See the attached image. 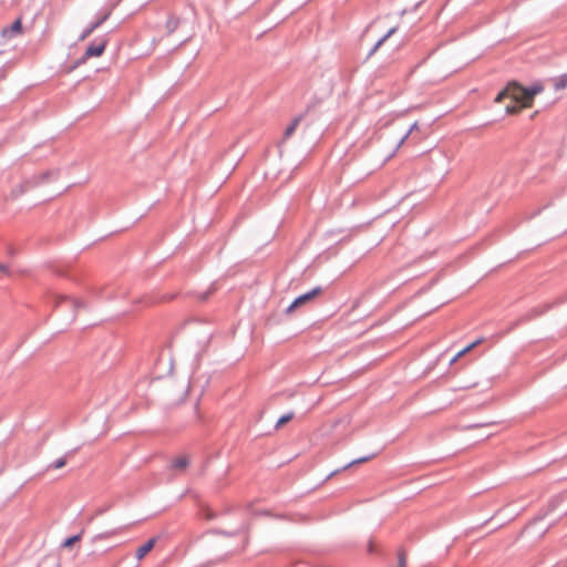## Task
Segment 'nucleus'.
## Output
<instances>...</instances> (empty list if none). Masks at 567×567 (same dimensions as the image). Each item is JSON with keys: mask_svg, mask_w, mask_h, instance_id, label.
Segmentation results:
<instances>
[{"mask_svg": "<svg viewBox=\"0 0 567 567\" xmlns=\"http://www.w3.org/2000/svg\"><path fill=\"white\" fill-rule=\"evenodd\" d=\"M39 185H40V181H38L37 175H33L30 178L24 179L18 186H16L12 189L11 195H12V197L16 198Z\"/></svg>", "mask_w": 567, "mask_h": 567, "instance_id": "obj_5", "label": "nucleus"}, {"mask_svg": "<svg viewBox=\"0 0 567 567\" xmlns=\"http://www.w3.org/2000/svg\"><path fill=\"white\" fill-rule=\"evenodd\" d=\"M22 32V22L21 19L14 20L10 27L3 28L1 31V35L4 38H13L17 34Z\"/></svg>", "mask_w": 567, "mask_h": 567, "instance_id": "obj_6", "label": "nucleus"}, {"mask_svg": "<svg viewBox=\"0 0 567 567\" xmlns=\"http://www.w3.org/2000/svg\"><path fill=\"white\" fill-rule=\"evenodd\" d=\"M219 534L226 535V536H234L236 533H227V532H218Z\"/></svg>", "mask_w": 567, "mask_h": 567, "instance_id": "obj_26", "label": "nucleus"}, {"mask_svg": "<svg viewBox=\"0 0 567 567\" xmlns=\"http://www.w3.org/2000/svg\"><path fill=\"white\" fill-rule=\"evenodd\" d=\"M323 289L322 287L318 286L311 289L310 291L300 295L297 297L287 308L286 313H291L296 309L300 308L301 306L312 301L316 297L320 296L322 293Z\"/></svg>", "mask_w": 567, "mask_h": 567, "instance_id": "obj_3", "label": "nucleus"}, {"mask_svg": "<svg viewBox=\"0 0 567 567\" xmlns=\"http://www.w3.org/2000/svg\"><path fill=\"white\" fill-rule=\"evenodd\" d=\"M73 452H68L64 456L55 460L54 462L50 463L48 466H47V471H50V470H59V468H62L65 466L66 464V461H68V457L70 455H72Z\"/></svg>", "mask_w": 567, "mask_h": 567, "instance_id": "obj_11", "label": "nucleus"}, {"mask_svg": "<svg viewBox=\"0 0 567 567\" xmlns=\"http://www.w3.org/2000/svg\"><path fill=\"white\" fill-rule=\"evenodd\" d=\"M295 417V413L293 412H288L286 414H284L282 416H280L275 425V429H280L281 426H284L286 423L290 422L292 419Z\"/></svg>", "mask_w": 567, "mask_h": 567, "instance_id": "obj_18", "label": "nucleus"}, {"mask_svg": "<svg viewBox=\"0 0 567 567\" xmlns=\"http://www.w3.org/2000/svg\"><path fill=\"white\" fill-rule=\"evenodd\" d=\"M188 463L189 462L186 456H178L173 461L172 467L176 470H184L187 467Z\"/></svg>", "mask_w": 567, "mask_h": 567, "instance_id": "obj_17", "label": "nucleus"}, {"mask_svg": "<svg viewBox=\"0 0 567 567\" xmlns=\"http://www.w3.org/2000/svg\"><path fill=\"white\" fill-rule=\"evenodd\" d=\"M0 271L8 272V266L4 264H0Z\"/></svg>", "mask_w": 567, "mask_h": 567, "instance_id": "obj_25", "label": "nucleus"}, {"mask_svg": "<svg viewBox=\"0 0 567 567\" xmlns=\"http://www.w3.org/2000/svg\"><path fill=\"white\" fill-rule=\"evenodd\" d=\"M567 87V73L554 79L555 91H560Z\"/></svg>", "mask_w": 567, "mask_h": 567, "instance_id": "obj_16", "label": "nucleus"}, {"mask_svg": "<svg viewBox=\"0 0 567 567\" xmlns=\"http://www.w3.org/2000/svg\"><path fill=\"white\" fill-rule=\"evenodd\" d=\"M396 567H406V553L403 548L398 550V566Z\"/></svg>", "mask_w": 567, "mask_h": 567, "instance_id": "obj_22", "label": "nucleus"}, {"mask_svg": "<svg viewBox=\"0 0 567 567\" xmlns=\"http://www.w3.org/2000/svg\"><path fill=\"white\" fill-rule=\"evenodd\" d=\"M112 8L100 11L96 14L95 20L84 28V30L79 37V41H84L85 39H87L96 29H99L110 18Z\"/></svg>", "mask_w": 567, "mask_h": 567, "instance_id": "obj_4", "label": "nucleus"}, {"mask_svg": "<svg viewBox=\"0 0 567 567\" xmlns=\"http://www.w3.org/2000/svg\"><path fill=\"white\" fill-rule=\"evenodd\" d=\"M58 175H59V171L48 169L45 172L37 174V178H38V181H40V184H43L50 179H55L58 177Z\"/></svg>", "mask_w": 567, "mask_h": 567, "instance_id": "obj_13", "label": "nucleus"}, {"mask_svg": "<svg viewBox=\"0 0 567 567\" xmlns=\"http://www.w3.org/2000/svg\"><path fill=\"white\" fill-rule=\"evenodd\" d=\"M62 303H66L69 307H71L73 309L72 320L75 319V313H76L78 309L84 307V305L80 300L71 299L69 297H61L60 300L58 301L56 306H61Z\"/></svg>", "mask_w": 567, "mask_h": 567, "instance_id": "obj_7", "label": "nucleus"}, {"mask_svg": "<svg viewBox=\"0 0 567 567\" xmlns=\"http://www.w3.org/2000/svg\"><path fill=\"white\" fill-rule=\"evenodd\" d=\"M480 426H482V424H472V425H470L468 427H470V429H476V427H480Z\"/></svg>", "mask_w": 567, "mask_h": 567, "instance_id": "obj_27", "label": "nucleus"}, {"mask_svg": "<svg viewBox=\"0 0 567 567\" xmlns=\"http://www.w3.org/2000/svg\"><path fill=\"white\" fill-rule=\"evenodd\" d=\"M417 123L415 122L414 124L411 125L410 130L404 134V136L400 140L399 142V146H401L408 138L409 136L415 131L417 130Z\"/></svg>", "mask_w": 567, "mask_h": 567, "instance_id": "obj_23", "label": "nucleus"}, {"mask_svg": "<svg viewBox=\"0 0 567 567\" xmlns=\"http://www.w3.org/2000/svg\"><path fill=\"white\" fill-rule=\"evenodd\" d=\"M478 343H481V339L472 342L471 344H468L467 347H465L463 350H461L452 360L451 362H455L460 357H462L464 353L468 352L470 350H472L473 348H475Z\"/></svg>", "mask_w": 567, "mask_h": 567, "instance_id": "obj_20", "label": "nucleus"}, {"mask_svg": "<svg viewBox=\"0 0 567 567\" xmlns=\"http://www.w3.org/2000/svg\"><path fill=\"white\" fill-rule=\"evenodd\" d=\"M109 40L106 37H99L94 39L86 48L83 55L75 62L74 68L85 63L90 58L101 56L106 47H107Z\"/></svg>", "mask_w": 567, "mask_h": 567, "instance_id": "obj_2", "label": "nucleus"}, {"mask_svg": "<svg viewBox=\"0 0 567 567\" xmlns=\"http://www.w3.org/2000/svg\"><path fill=\"white\" fill-rule=\"evenodd\" d=\"M204 517L208 520L216 518V514L212 509H205Z\"/></svg>", "mask_w": 567, "mask_h": 567, "instance_id": "obj_24", "label": "nucleus"}, {"mask_svg": "<svg viewBox=\"0 0 567 567\" xmlns=\"http://www.w3.org/2000/svg\"><path fill=\"white\" fill-rule=\"evenodd\" d=\"M374 456H375V454H371L368 456L355 458V460L351 461L349 464H347L343 467V470L349 468L350 466L355 465V464H361V463L368 462V461L372 460Z\"/></svg>", "mask_w": 567, "mask_h": 567, "instance_id": "obj_21", "label": "nucleus"}, {"mask_svg": "<svg viewBox=\"0 0 567 567\" xmlns=\"http://www.w3.org/2000/svg\"><path fill=\"white\" fill-rule=\"evenodd\" d=\"M302 120V115L296 116L291 123L287 126V128L284 132V141L288 140L297 130L300 122Z\"/></svg>", "mask_w": 567, "mask_h": 567, "instance_id": "obj_10", "label": "nucleus"}, {"mask_svg": "<svg viewBox=\"0 0 567 567\" xmlns=\"http://www.w3.org/2000/svg\"><path fill=\"white\" fill-rule=\"evenodd\" d=\"M156 543L155 538L148 539L145 544L137 548L135 556L137 559H142L145 555H147L154 547Z\"/></svg>", "mask_w": 567, "mask_h": 567, "instance_id": "obj_9", "label": "nucleus"}, {"mask_svg": "<svg viewBox=\"0 0 567 567\" xmlns=\"http://www.w3.org/2000/svg\"><path fill=\"white\" fill-rule=\"evenodd\" d=\"M544 91L542 83H534L528 87H524L516 81L509 82L495 97V103H501L504 99H512L517 103H522L524 107H532L535 95Z\"/></svg>", "mask_w": 567, "mask_h": 567, "instance_id": "obj_1", "label": "nucleus"}, {"mask_svg": "<svg viewBox=\"0 0 567 567\" xmlns=\"http://www.w3.org/2000/svg\"><path fill=\"white\" fill-rule=\"evenodd\" d=\"M398 30V27H393L391 28L383 37H381L377 43L372 47V49L369 51L368 53V59L371 58L378 50L379 48L391 37Z\"/></svg>", "mask_w": 567, "mask_h": 567, "instance_id": "obj_8", "label": "nucleus"}, {"mask_svg": "<svg viewBox=\"0 0 567 567\" xmlns=\"http://www.w3.org/2000/svg\"><path fill=\"white\" fill-rule=\"evenodd\" d=\"M178 25H179V19L177 17H174V16L168 17L166 24H165L167 34H172L173 32H175L176 29L178 28Z\"/></svg>", "mask_w": 567, "mask_h": 567, "instance_id": "obj_14", "label": "nucleus"}, {"mask_svg": "<svg viewBox=\"0 0 567 567\" xmlns=\"http://www.w3.org/2000/svg\"><path fill=\"white\" fill-rule=\"evenodd\" d=\"M545 310H546V308L535 307V308L530 309L526 315H524L519 321L526 322L534 318H537L540 315H543L545 312Z\"/></svg>", "mask_w": 567, "mask_h": 567, "instance_id": "obj_12", "label": "nucleus"}, {"mask_svg": "<svg viewBox=\"0 0 567 567\" xmlns=\"http://www.w3.org/2000/svg\"><path fill=\"white\" fill-rule=\"evenodd\" d=\"M514 103L512 104H508L505 109L506 113L507 114H511V115H514V114H518L520 112V110L524 107L522 105V103H517L515 101H513Z\"/></svg>", "mask_w": 567, "mask_h": 567, "instance_id": "obj_19", "label": "nucleus"}, {"mask_svg": "<svg viewBox=\"0 0 567 567\" xmlns=\"http://www.w3.org/2000/svg\"><path fill=\"white\" fill-rule=\"evenodd\" d=\"M83 533H84V529H82L78 535H73V536L68 537L63 542L62 547L71 548L75 543L81 540Z\"/></svg>", "mask_w": 567, "mask_h": 567, "instance_id": "obj_15", "label": "nucleus"}]
</instances>
